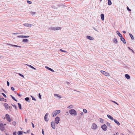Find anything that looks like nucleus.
I'll list each match as a JSON object with an SVG mask.
<instances>
[{
  "mask_svg": "<svg viewBox=\"0 0 135 135\" xmlns=\"http://www.w3.org/2000/svg\"><path fill=\"white\" fill-rule=\"evenodd\" d=\"M125 76L126 78L128 79H129L130 78L129 75L128 74H125Z\"/></svg>",
  "mask_w": 135,
  "mask_h": 135,
  "instance_id": "17",
  "label": "nucleus"
},
{
  "mask_svg": "<svg viewBox=\"0 0 135 135\" xmlns=\"http://www.w3.org/2000/svg\"><path fill=\"white\" fill-rule=\"evenodd\" d=\"M7 86H9V82L8 81H7Z\"/></svg>",
  "mask_w": 135,
  "mask_h": 135,
  "instance_id": "48",
  "label": "nucleus"
},
{
  "mask_svg": "<svg viewBox=\"0 0 135 135\" xmlns=\"http://www.w3.org/2000/svg\"><path fill=\"white\" fill-rule=\"evenodd\" d=\"M18 107H19V109H22V108H21V104L19 103H18Z\"/></svg>",
  "mask_w": 135,
  "mask_h": 135,
  "instance_id": "28",
  "label": "nucleus"
},
{
  "mask_svg": "<svg viewBox=\"0 0 135 135\" xmlns=\"http://www.w3.org/2000/svg\"><path fill=\"white\" fill-rule=\"evenodd\" d=\"M120 39L123 42H124V41H125V39L123 37V36L120 37Z\"/></svg>",
  "mask_w": 135,
  "mask_h": 135,
  "instance_id": "26",
  "label": "nucleus"
},
{
  "mask_svg": "<svg viewBox=\"0 0 135 135\" xmlns=\"http://www.w3.org/2000/svg\"><path fill=\"white\" fill-rule=\"evenodd\" d=\"M27 2L28 4H31L32 3V2L31 1H27Z\"/></svg>",
  "mask_w": 135,
  "mask_h": 135,
  "instance_id": "39",
  "label": "nucleus"
},
{
  "mask_svg": "<svg viewBox=\"0 0 135 135\" xmlns=\"http://www.w3.org/2000/svg\"><path fill=\"white\" fill-rule=\"evenodd\" d=\"M26 101H27L28 102H30V99L28 97H26L25 98Z\"/></svg>",
  "mask_w": 135,
  "mask_h": 135,
  "instance_id": "25",
  "label": "nucleus"
},
{
  "mask_svg": "<svg viewBox=\"0 0 135 135\" xmlns=\"http://www.w3.org/2000/svg\"><path fill=\"white\" fill-rule=\"evenodd\" d=\"M129 35L132 39L133 40L134 39V38L133 36L131 33H129Z\"/></svg>",
  "mask_w": 135,
  "mask_h": 135,
  "instance_id": "33",
  "label": "nucleus"
},
{
  "mask_svg": "<svg viewBox=\"0 0 135 135\" xmlns=\"http://www.w3.org/2000/svg\"><path fill=\"white\" fill-rule=\"evenodd\" d=\"M19 75L20 76H21V77H22L23 78H24V76L23 75L19 73Z\"/></svg>",
  "mask_w": 135,
  "mask_h": 135,
  "instance_id": "44",
  "label": "nucleus"
},
{
  "mask_svg": "<svg viewBox=\"0 0 135 135\" xmlns=\"http://www.w3.org/2000/svg\"><path fill=\"white\" fill-rule=\"evenodd\" d=\"M92 128L94 129H96L97 128V125L95 123H93L91 127Z\"/></svg>",
  "mask_w": 135,
  "mask_h": 135,
  "instance_id": "6",
  "label": "nucleus"
},
{
  "mask_svg": "<svg viewBox=\"0 0 135 135\" xmlns=\"http://www.w3.org/2000/svg\"><path fill=\"white\" fill-rule=\"evenodd\" d=\"M42 134L44 135V131L43 130V129H42Z\"/></svg>",
  "mask_w": 135,
  "mask_h": 135,
  "instance_id": "50",
  "label": "nucleus"
},
{
  "mask_svg": "<svg viewBox=\"0 0 135 135\" xmlns=\"http://www.w3.org/2000/svg\"><path fill=\"white\" fill-rule=\"evenodd\" d=\"M114 103L116 104H117V105H118V104H117V103L116 102H115V101H113V102Z\"/></svg>",
  "mask_w": 135,
  "mask_h": 135,
  "instance_id": "57",
  "label": "nucleus"
},
{
  "mask_svg": "<svg viewBox=\"0 0 135 135\" xmlns=\"http://www.w3.org/2000/svg\"><path fill=\"white\" fill-rule=\"evenodd\" d=\"M17 34H18V33H13V34H14V35H16Z\"/></svg>",
  "mask_w": 135,
  "mask_h": 135,
  "instance_id": "58",
  "label": "nucleus"
},
{
  "mask_svg": "<svg viewBox=\"0 0 135 135\" xmlns=\"http://www.w3.org/2000/svg\"><path fill=\"white\" fill-rule=\"evenodd\" d=\"M32 127H33V128H34L35 127L34 126V124H33V123H32Z\"/></svg>",
  "mask_w": 135,
  "mask_h": 135,
  "instance_id": "54",
  "label": "nucleus"
},
{
  "mask_svg": "<svg viewBox=\"0 0 135 135\" xmlns=\"http://www.w3.org/2000/svg\"><path fill=\"white\" fill-rule=\"evenodd\" d=\"M4 106L6 109H8V104L6 103H5L4 104Z\"/></svg>",
  "mask_w": 135,
  "mask_h": 135,
  "instance_id": "14",
  "label": "nucleus"
},
{
  "mask_svg": "<svg viewBox=\"0 0 135 135\" xmlns=\"http://www.w3.org/2000/svg\"><path fill=\"white\" fill-rule=\"evenodd\" d=\"M29 37V36H17L18 38H28Z\"/></svg>",
  "mask_w": 135,
  "mask_h": 135,
  "instance_id": "12",
  "label": "nucleus"
},
{
  "mask_svg": "<svg viewBox=\"0 0 135 135\" xmlns=\"http://www.w3.org/2000/svg\"><path fill=\"white\" fill-rule=\"evenodd\" d=\"M49 70L51 71L52 72H54V70H53V69H51L50 68L49 69Z\"/></svg>",
  "mask_w": 135,
  "mask_h": 135,
  "instance_id": "42",
  "label": "nucleus"
},
{
  "mask_svg": "<svg viewBox=\"0 0 135 135\" xmlns=\"http://www.w3.org/2000/svg\"><path fill=\"white\" fill-rule=\"evenodd\" d=\"M60 51H61V52H67L66 51H65V50H64L61 49H60Z\"/></svg>",
  "mask_w": 135,
  "mask_h": 135,
  "instance_id": "36",
  "label": "nucleus"
},
{
  "mask_svg": "<svg viewBox=\"0 0 135 135\" xmlns=\"http://www.w3.org/2000/svg\"><path fill=\"white\" fill-rule=\"evenodd\" d=\"M61 112L60 110H56L55 111H54L52 113V117H54L56 115L59 113Z\"/></svg>",
  "mask_w": 135,
  "mask_h": 135,
  "instance_id": "2",
  "label": "nucleus"
},
{
  "mask_svg": "<svg viewBox=\"0 0 135 135\" xmlns=\"http://www.w3.org/2000/svg\"><path fill=\"white\" fill-rule=\"evenodd\" d=\"M107 125L108 126H109V127H111V126H110V124L108 122H107Z\"/></svg>",
  "mask_w": 135,
  "mask_h": 135,
  "instance_id": "37",
  "label": "nucleus"
},
{
  "mask_svg": "<svg viewBox=\"0 0 135 135\" xmlns=\"http://www.w3.org/2000/svg\"><path fill=\"white\" fill-rule=\"evenodd\" d=\"M51 126L53 129H55V125L54 122H52L51 123Z\"/></svg>",
  "mask_w": 135,
  "mask_h": 135,
  "instance_id": "9",
  "label": "nucleus"
},
{
  "mask_svg": "<svg viewBox=\"0 0 135 135\" xmlns=\"http://www.w3.org/2000/svg\"><path fill=\"white\" fill-rule=\"evenodd\" d=\"M86 38L87 39L91 40H93L94 39V38L93 37L89 36H87L86 37Z\"/></svg>",
  "mask_w": 135,
  "mask_h": 135,
  "instance_id": "11",
  "label": "nucleus"
},
{
  "mask_svg": "<svg viewBox=\"0 0 135 135\" xmlns=\"http://www.w3.org/2000/svg\"><path fill=\"white\" fill-rule=\"evenodd\" d=\"M6 117L7 119V120L9 122H11V119L9 115L7 114L6 115Z\"/></svg>",
  "mask_w": 135,
  "mask_h": 135,
  "instance_id": "7",
  "label": "nucleus"
},
{
  "mask_svg": "<svg viewBox=\"0 0 135 135\" xmlns=\"http://www.w3.org/2000/svg\"><path fill=\"white\" fill-rule=\"evenodd\" d=\"M49 29L51 30H54L55 31V27H51L49 28Z\"/></svg>",
  "mask_w": 135,
  "mask_h": 135,
  "instance_id": "31",
  "label": "nucleus"
},
{
  "mask_svg": "<svg viewBox=\"0 0 135 135\" xmlns=\"http://www.w3.org/2000/svg\"><path fill=\"white\" fill-rule=\"evenodd\" d=\"M8 44V45H11L12 46H13L16 47H21V46H17V45H12V44Z\"/></svg>",
  "mask_w": 135,
  "mask_h": 135,
  "instance_id": "13",
  "label": "nucleus"
},
{
  "mask_svg": "<svg viewBox=\"0 0 135 135\" xmlns=\"http://www.w3.org/2000/svg\"><path fill=\"white\" fill-rule=\"evenodd\" d=\"M83 111L84 112L86 113L87 112V110L85 109H83Z\"/></svg>",
  "mask_w": 135,
  "mask_h": 135,
  "instance_id": "40",
  "label": "nucleus"
},
{
  "mask_svg": "<svg viewBox=\"0 0 135 135\" xmlns=\"http://www.w3.org/2000/svg\"><path fill=\"white\" fill-rule=\"evenodd\" d=\"M0 100L1 101H3L4 100V99L3 98H0Z\"/></svg>",
  "mask_w": 135,
  "mask_h": 135,
  "instance_id": "38",
  "label": "nucleus"
},
{
  "mask_svg": "<svg viewBox=\"0 0 135 135\" xmlns=\"http://www.w3.org/2000/svg\"><path fill=\"white\" fill-rule=\"evenodd\" d=\"M23 132L22 131H19L17 133L18 135H21L22 134Z\"/></svg>",
  "mask_w": 135,
  "mask_h": 135,
  "instance_id": "24",
  "label": "nucleus"
},
{
  "mask_svg": "<svg viewBox=\"0 0 135 135\" xmlns=\"http://www.w3.org/2000/svg\"><path fill=\"white\" fill-rule=\"evenodd\" d=\"M100 122L101 123H102L103 122V120L101 118H100Z\"/></svg>",
  "mask_w": 135,
  "mask_h": 135,
  "instance_id": "41",
  "label": "nucleus"
},
{
  "mask_svg": "<svg viewBox=\"0 0 135 135\" xmlns=\"http://www.w3.org/2000/svg\"><path fill=\"white\" fill-rule=\"evenodd\" d=\"M114 120L118 125L119 126L120 125V123L116 119H114Z\"/></svg>",
  "mask_w": 135,
  "mask_h": 135,
  "instance_id": "18",
  "label": "nucleus"
},
{
  "mask_svg": "<svg viewBox=\"0 0 135 135\" xmlns=\"http://www.w3.org/2000/svg\"><path fill=\"white\" fill-rule=\"evenodd\" d=\"M127 8L128 11H131V10L129 9V8L128 7H127Z\"/></svg>",
  "mask_w": 135,
  "mask_h": 135,
  "instance_id": "45",
  "label": "nucleus"
},
{
  "mask_svg": "<svg viewBox=\"0 0 135 135\" xmlns=\"http://www.w3.org/2000/svg\"><path fill=\"white\" fill-rule=\"evenodd\" d=\"M13 135H16V132H14L13 133Z\"/></svg>",
  "mask_w": 135,
  "mask_h": 135,
  "instance_id": "52",
  "label": "nucleus"
},
{
  "mask_svg": "<svg viewBox=\"0 0 135 135\" xmlns=\"http://www.w3.org/2000/svg\"><path fill=\"white\" fill-rule=\"evenodd\" d=\"M73 106L72 105H70L68 106L67 107L68 108H69V109L72 108H73Z\"/></svg>",
  "mask_w": 135,
  "mask_h": 135,
  "instance_id": "29",
  "label": "nucleus"
},
{
  "mask_svg": "<svg viewBox=\"0 0 135 135\" xmlns=\"http://www.w3.org/2000/svg\"><path fill=\"white\" fill-rule=\"evenodd\" d=\"M123 33H125L126 32V31H123Z\"/></svg>",
  "mask_w": 135,
  "mask_h": 135,
  "instance_id": "59",
  "label": "nucleus"
},
{
  "mask_svg": "<svg viewBox=\"0 0 135 135\" xmlns=\"http://www.w3.org/2000/svg\"><path fill=\"white\" fill-rule=\"evenodd\" d=\"M31 13H32L33 15L34 14H35L36 13V12H31Z\"/></svg>",
  "mask_w": 135,
  "mask_h": 135,
  "instance_id": "56",
  "label": "nucleus"
},
{
  "mask_svg": "<svg viewBox=\"0 0 135 135\" xmlns=\"http://www.w3.org/2000/svg\"><path fill=\"white\" fill-rule=\"evenodd\" d=\"M60 121V118L58 117H56L55 118V122L56 124H58Z\"/></svg>",
  "mask_w": 135,
  "mask_h": 135,
  "instance_id": "4",
  "label": "nucleus"
},
{
  "mask_svg": "<svg viewBox=\"0 0 135 135\" xmlns=\"http://www.w3.org/2000/svg\"><path fill=\"white\" fill-rule=\"evenodd\" d=\"M101 19L102 20H104V15L103 14H102L101 15Z\"/></svg>",
  "mask_w": 135,
  "mask_h": 135,
  "instance_id": "21",
  "label": "nucleus"
},
{
  "mask_svg": "<svg viewBox=\"0 0 135 135\" xmlns=\"http://www.w3.org/2000/svg\"><path fill=\"white\" fill-rule=\"evenodd\" d=\"M2 94L3 95V96L5 97V98H7V96H6V95L4 93H2Z\"/></svg>",
  "mask_w": 135,
  "mask_h": 135,
  "instance_id": "35",
  "label": "nucleus"
},
{
  "mask_svg": "<svg viewBox=\"0 0 135 135\" xmlns=\"http://www.w3.org/2000/svg\"><path fill=\"white\" fill-rule=\"evenodd\" d=\"M93 29L95 30L96 31H97V30H96V29H95V28H94V27H93Z\"/></svg>",
  "mask_w": 135,
  "mask_h": 135,
  "instance_id": "62",
  "label": "nucleus"
},
{
  "mask_svg": "<svg viewBox=\"0 0 135 135\" xmlns=\"http://www.w3.org/2000/svg\"><path fill=\"white\" fill-rule=\"evenodd\" d=\"M117 40L116 38H114L113 40V42L115 44H117Z\"/></svg>",
  "mask_w": 135,
  "mask_h": 135,
  "instance_id": "22",
  "label": "nucleus"
},
{
  "mask_svg": "<svg viewBox=\"0 0 135 135\" xmlns=\"http://www.w3.org/2000/svg\"><path fill=\"white\" fill-rule=\"evenodd\" d=\"M45 68H46V69H48V70H49V68H49L48 67H47V66H45Z\"/></svg>",
  "mask_w": 135,
  "mask_h": 135,
  "instance_id": "55",
  "label": "nucleus"
},
{
  "mask_svg": "<svg viewBox=\"0 0 135 135\" xmlns=\"http://www.w3.org/2000/svg\"><path fill=\"white\" fill-rule=\"evenodd\" d=\"M108 4L109 5H111L112 4V2L110 0H108Z\"/></svg>",
  "mask_w": 135,
  "mask_h": 135,
  "instance_id": "23",
  "label": "nucleus"
},
{
  "mask_svg": "<svg viewBox=\"0 0 135 135\" xmlns=\"http://www.w3.org/2000/svg\"><path fill=\"white\" fill-rule=\"evenodd\" d=\"M101 72L103 75L106 76H109V74L105 71L101 70Z\"/></svg>",
  "mask_w": 135,
  "mask_h": 135,
  "instance_id": "5",
  "label": "nucleus"
},
{
  "mask_svg": "<svg viewBox=\"0 0 135 135\" xmlns=\"http://www.w3.org/2000/svg\"><path fill=\"white\" fill-rule=\"evenodd\" d=\"M16 124V122L15 121L13 122L12 123V124L14 126H15Z\"/></svg>",
  "mask_w": 135,
  "mask_h": 135,
  "instance_id": "34",
  "label": "nucleus"
},
{
  "mask_svg": "<svg viewBox=\"0 0 135 135\" xmlns=\"http://www.w3.org/2000/svg\"><path fill=\"white\" fill-rule=\"evenodd\" d=\"M117 33L118 35V36H119L120 37H121L122 36V35L120 33L119 31H117Z\"/></svg>",
  "mask_w": 135,
  "mask_h": 135,
  "instance_id": "19",
  "label": "nucleus"
},
{
  "mask_svg": "<svg viewBox=\"0 0 135 135\" xmlns=\"http://www.w3.org/2000/svg\"><path fill=\"white\" fill-rule=\"evenodd\" d=\"M24 25L26 26L29 27H31V25L30 24L26 23L25 24H24Z\"/></svg>",
  "mask_w": 135,
  "mask_h": 135,
  "instance_id": "16",
  "label": "nucleus"
},
{
  "mask_svg": "<svg viewBox=\"0 0 135 135\" xmlns=\"http://www.w3.org/2000/svg\"><path fill=\"white\" fill-rule=\"evenodd\" d=\"M61 27H55V31L56 30H61Z\"/></svg>",
  "mask_w": 135,
  "mask_h": 135,
  "instance_id": "30",
  "label": "nucleus"
},
{
  "mask_svg": "<svg viewBox=\"0 0 135 135\" xmlns=\"http://www.w3.org/2000/svg\"><path fill=\"white\" fill-rule=\"evenodd\" d=\"M31 97L32 98V99L33 100H35V101L36 100V99L34 98L33 97H32V96H31Z\"/></svg>",
  "mask_w": 135,
  "mask_h": 135,
  "instance_id": "46",
  "label": "nucleus"
},
{
  "mask_svg": "<svg viewBox=\"0 0 135 135\" xmlns=\"http://www.w3.org/2000/svg\"><path fill=\"white\" fill-rule=\"evenodd\" d=\"M11 90L13 91H14L15 90V88L13 87H11Z\"/></svg>",
  "mask_w": 135,
  "mask_h": 135,
  "instance_id": "51",
  "label": "nucleus"
},
{
  "mask_svg": "<svg viewBox=\"0 0 135 135\" xmlns=\"http://www.w3.org/2000/svg\"><path fill=\"white\" fill-rule=\"evenodd\" d=\"M28 41V40L26 39H24L22 40V42H27Z\"/></svg>",
  "mask_w": 135,
  "mask_h": 135,
  "instance_id": "27",
  "label": "nucleus"
},
{
  "mask_svg": "<svg viewBox=\"0 0 135 135\" xmlns=\"http://www.w3.org/2000/svg\"><path fill=\"white\" fill-rule=\"evenodd\" d=\"M38 95H39V96H38L39 98L40 99H41V95H40V93H39V94H38Z\"/></svg>",
  "mask_w": 135,
  "mask_h": 135,
  "instance_id": "43",
  "label": "nucleus"
},
{
  "mask_svg": "<svg viewBox=\"0 0 135 135\" xmlns=\"http://www.w3.org/2000/svg\"><path fill=\"white\" fill-rule=\"evenodd\" d=\"M66 83L68 85L69 84H70V83L69 82H67Z\"/></svg>",
  "mask_w": 135,
  "mask_h": 135,
  "instance_id": "63",
  "label": "nucleus"
},
{
  "mask_svg": "<svg viewBox=\"0 0 135 135\" xmlns=\"http://www.w3.org/2000/svg\"><path fill=\"white\" fill-rule=\"evenodd\" d=\"M32 69H34L35 70H36V68H34V67H33V66L32 67V68H31Z\"/></svg>",
  "mask_w": 135,
  "mask_h": 135,
  "instance_id": "60",
  "label": "nucleus"
},
{
  "mask_svg": "<svg viewBox=\"0 0 135 135\" xmlns=\"http://www.w3.org/2000/svg\"><path fill=\"white\" fill-rule=\"evenodd\" d=\"M49 115V114L48 113H47L45 115L44 117V119L45 120L46 122H48V119H47V116H48V115Z\"/></svg>",
  "mask_w": 135,
  "mask_h": 135,
  "instance_id": "8",
  "label": "nucleus"
},
{
  "mask_svg": "<svg viewBox=\"0 0 135 135\" xmlns=\"http://www.w3.org/2000/svg\"><path fill=\"white\" fill-rule=\"evenodd\" d=\"M26 65H27L28 66H29V67H30V68H32V66H31V65H29L28 64H26Z\"/></svg>",
  "mask_w": 135,
  "mask_h": 135,
  "instance_id": "49",
  "label": "nucleus"
},
{
  "mask_svg": "<svg viewBox=\"0 0 135 135\" xmlns=\"http://www.w3.org/2000/svg\"><path fill=\"white\" fill-rule=\"evenodd\" d=\"M107 116L108 117V118L111 120H114L113 118L110 115L108 114L107 115Z\"/></svg>",
  "mask_w": 135,
  "mask_h": 135,
  "instance_id": "15",
  "label": "nucleus"
},
{
  "mask_svg": "<svg viewBox=\"0 0 135 135\" xmlns=\"http://www.w3.org/2000/svg\"><path fill=\"white\" fill-rule=\"evenodd\" d=\"M69 112L71 115H77V112L74 109H71L69 111Z\"/></svg>",
  "mask_w": 135,
  "mask_h": 135,
  "instance_id": "1",
  "label": "nucleus"
},
{
  "mask_svg": "<svg viewBox=\"0 0 135 135\" xmlns=\"http://www.w3.org/2000/svg\"><path fill=\"white\" fill-rule=\"evenodd\" d=\"M81 115H83V112H81Z\"/></svg>",
  "mask_w": 135,
  "mask_h": 135,
  "instance_id": "64",
  "label": "nucleus"
},
{
  "mask_svg": "<svg viewBox=\"0 0 135 135\" xmlns=\"http://www.w3.org/2000/svg\"><path fill=\"white\" fill-rule=\"evenodd\" d=\"M12 105V106H13V107H15V109H17V107H16V105Z\"/></svg>",
  "mask_w": 135,
  "mask_h": 135,
  "instance_id": "47",
  "label": "nucleus"
},
{
  "mask_svg": "<svg viewBox=\"0 0 135 135\" xmlns=\"http://www.w3.org/2000/svg\"><path fill=\"white\" fill-rule=\"evenodd\" d=\"M0 129L2 131H3L4 129V128L2 123L0 124Z\"/></svg>",
  "mask_w": 135,
  "mask_h": 135,
  "instance_id": "10",
  "label": "nucleus"
},
{
  "mask_svg": "<svg viewBox=\"0 0 135 135\" xmlns=\"http://www.w3.org/2000/svg\"><path fill=\"white\" fill-rule=\"evenodd\" d=\"M128 48L130 50H132L129 47H128Z\"/></svg>",
  "mask_w": 135,
  "mask_h": 135,
  "instance_id": "61",
  "label": "nucleus"
},
{
  "mask_svg": "<svg viewBox=\"0 0 135 135\" xmlns=\"http://www.w3.org/2000/svg\"><path fill=\"white\" fill-rule=\"evenodd\" d=\"M54 95L55 96H56L57 97H59V98H61V96L59 94H54Z\"/></svg>",
  "mask_w": 135,
  "mask_h": 135,
  "instance_id": "20",
  "label": "nucleus"
},
{
  "mask_svg": "<svg viewBox=\"0 0 135 135\" xmlns=\"http://www.w3.org/2000/svg\"><path fill=\"white\" fill-rule=\"evenodd\" d=\"M17 95H18L19 96H20V97H21L22 95L21 94H18L17 93Z\"/></svg>",
  "mask_w": 135,
  "mask_h": 135,
  "instance_id": "53",
  "label": "nucleus"
},
{
  "mask_svg": "<svg viewBox=\"0 0 135 135\" xmlns=\"http://www.w3.org/2000/svg\"><path fill=\"white\" fill-rule=\"evenodd\" d=\"M11 96V97L12 99L14 100L16 102H17V100L11 95H10Z\"/></svg>",
  "mask_w": 135,
  "mask_h": 135,
  "instance_id": "32",
  "label": "nucleus"
},
{
  "mask_svg": "<svg viewBox=\"0 0 135 135\" xmlns=\"http://www.w3.org/2000/svg\"><path fill=\"white\" fill-rule=\"evenodd\" d=\"M101 128L104 131H106L107 129V127L105 124L102 125L101 126Z\"/></svg>",
  "mask_w": 135,
  "mask_h": 135,
  "instance_id": "3",
  "label": "nucleus"
}]
</instances>
